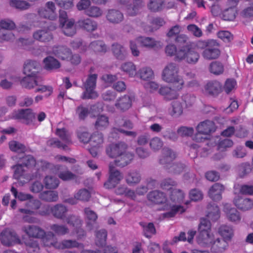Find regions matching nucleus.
I'll use <instances>...</instances> for the list:
<instances>
[{
    "instance_id": "31",
    "label": "nucleus",
    "mask_w": 253,
    "mask_h": 253,
    "mask_svg": "<svg viewBox=\"0 0 253 253\" xmlns=\"http://www.w3.org/2000/svg\"><path fill=\"white\" fill-rule=\"evenodd\" d=\"M109 125V118L105 115H98L94 124V126L97 130L105 129Z\"/></svg>"
},
{
    "instance_id": "8",
    "label": "nucleus",
    "mask_w": 253,
    "mask_h": 253,
    "mask_svg": "<svg viewBox=\"0 0 253 253\" xmlns=\"http://www.w3.org/2000/svg\"><path fill=\"white\" fill-rule=\"evenodd\" d=\"M109 176L108 181L104 183L107 188H114L123 178V174L115 168L114 163H111L109 167Z\"/></svg>"
},
{
    "instance_id": "42",
    "label": "nucleus",
    "mask_w": 253,
    "mask_h": 253,
    "mask_svg": "<svg viewBox=\"0 0 253 253\" xmlns=\"http://www.w3.org/2000/svg\"><path fill=\"white\" fill-rule=\"evenodd\" d=\"M40 198L42 200L47 202H56L58 199V195L56 191H44L40 193Z\"/></svg>"
},
{
    "instance_id": "22",
    "label": "nucleus",
    "mask_w": 253,
    "mask_h": 253,
    "mask_svg": "<svg viewBox=\"0 0 253 253\" xmlns=\"http://www.w3.org/2000/svg\"><path fill=\"white\" fill-rule=\"evenodd\" d=\"M39 62L31 60H27L24 66L23 73L27 76H36L39 72Z\"/></svg>"
},
{
    "instance_id": "2",
    "label": "nucleus",
    "mask_w": 253,
    "mask_h": 253,
    "mask_svg": "<svg viewBox=\"0 0 253 253\" xmlns=\"http://www.w3.org/2000/svg\"><path fill=\"white\" fill-rule=\"evenodd\" d=\"M178 67L175 63H170L165 68L163 72V80L172 84V88L176 90H181L184 85V81L178 75Z\"/></svg>"
},
{
    "instance_id": "37",
    "label": "nucleus",
    "mask_w": 253,
    "mask_h": 253,
    "mask_svg": "<svg viewBox=\"0 0 253 253\" xmlns=\"http://www.w3.org/2000/svg\"><path fill=\"white\" fill-rule=\"evenodd\" d=\"M104 142L103 135L101 132H95L90 137V143L93 147H100Z\"/></svg>"
},
{
    "instance_id": "40",
    "label": "nucleus",
    "mask_w": 253,
    "mask_h": 253,
    "mask_svg": "<svg viewBox=\"0 0 253 253\" xmlns=\"http://www.w3.org/2000/svg\"><path fill=\"white\" fill-rule=\"evenodd\" d=\"M50 229L58 236H63L69 232L68 227L64 224H53L50 226Z\"/></svg>"
},
{
    "instance_id": "55",
    "label": "nucleus",
    "mask_w": 253,
    "mask_h": 253,
    "mask_svg": "<svg viewBox=\"0 0 253 253\" xmlns=\"http://www.w3.org/2000/svg\"><path fill=\"white\" fill-rule=\"evenodd\" d=\"M19 211L25 214L23 217V220L27 223H36L37 222V219L31 215L34 213V212L31 210L20 209Z\"/></svg>"
},
{
    "instance_id": "51",
    "label": "nucleus",
    "mask_w": 253,
    "mask_h": 253,
    "mask_svg": "<svg viewBox=\"0 0 253 253\" xmlns=\"http://www.w3.org/2000/svg\"><path fill=\"white\" fill-rule=\"evenodd\" d=\"M66 222L75 228L82 227L83 221L77 215L72 214L69 215L66 219Z\"/></svg>"
},
{
    "instance_id": "29",
    "label": "nucleus",
    "mask_w": 253,
    "mask_h": 253,
    "mask_svg": "<svg viewBox=\"0 0 253 253\" xmlns=\"http://www.w3.org/2000/svg\"><path fill=\"white\" fill-rule=\"evenodd\" d=\"M21 161L24 167L32 171L35 172L37 161L34 156L31 155H26L21 159Z\"/></svg>"
},
{
    "instance_id": "4",
    "label": "nucleus",
    "mask_w": 253,
    "mask_h": 253,
    "mask_svg": "<svg viewBox=\"0 0 253 253\" xmlns=\"http://www.w3.org/2000/svg\"><path fill=\"white\" fill-rule=\"evenodd\" d=\"M200 58L199 53L192 47L191 43L187 44L180 49L176 54V59L185 60L188 63L196 64Z\"/></svg>"
},
{
    "instance_id": "13",
    "label": "nucleus",
    "mask_w": 253,
    "mask_h": 253,
    "mask_svg": "<svg viewBox=\"0 0 253 253\" xmlns=\"http://www.w3.org/2000/svg\"><path fill=\"white\" fill-rule=\"evenodd\" d=\"M115 106L121 112H126L131 107L132 99L128 95H123L117 99Z\"/></svg>"
},
{
    "instance_id": "63",
    "label": "nucleus",
    "mask_w": 253,
    "mask_h": 253,
    "mask_svg": "<svg viewBox=\"0 0 253 253\" xmlns=\"http://www.w3.org/2000/svg\"><path fill=\"white\" fill-rule=\"evenodd\" d=\"M102 10L96 6H92L89 7L85 10L86 15L91 17H98L102 15Z\"/></svg>"
},
{
    "instance_id": "14",
    "label": "nucleus",
    "mask_w": 253,
    "mask_h": 253,
    "mask_svg": "<svg viewBox=\"0 0 253 253\" xmlns=\"http://www.w3.org/2000/svg\"><path fill=\"white\" fill-rule=\"evenodd\" d=\"M51 53L61 60H67L72 54V51L66 46L57 45L52 47Z\"/></svg>"
},
{
    "instance_id": "24",
    "label": "nucleus",
    "mask_w": 253,
    "mask_h": 253,
    "mask_svg": "<svg viewBox=\"0 0 253 253\" xmlns=\"http://www.w3.org/2000/svg\"><path fill=\"white\" fill-rule=\"evenodd\" d=\"M147 198L149 201L156 204H163L167 201L165 193L158 190L153 191L149 193Z\"/></svg>"
},
{
    "instance_id": "33",
    "label": "nucleus",
    "mask_w": 253,
    "mask_h": 253,
    "mask_svg": "<svg viewBox=\"0 0 253 253\" xmlns=\"http://www.w3.org/2000/svg\"><path fill=\"white\" fill-rule=\"evenodd\" d=\"M139 225L143 228V234L147 238H150L152 235L156 233L155 227L152 222L146 224L143 222H140Z\"/></svg>"
},
{
    "instance_id": "6",
    "label": "nucleus",
    "mask_w": 253,
    "mask_h": 253,
    "mask_svg": "<svg viewBox=\"0 0 253 253\" xmlns=\"http://www.w3.org/2000/svg\"><path fill=\"white\" fill-rule=\"evenodd\" d=\"M0 240L2 245L10 246L15 244H20L21 241L15 232L10 228H5L0 234Z\"/></svg>"
},
{
    "instance_id": "49",
    "label": "nucleus",
    "mask_w": 253,
    "mask_h": 253,
    "mask_svg": "<svg viewBox=\"0 0 253 253\" xmlns=\"http://www.w3.org/2000/svg\"><path fill=\"white\" fill-rule=\"evenodd\" d=\"M151 24L154 27H149L148 28H144V30L146 32H152L159 29L161 26H163L165 24V21L162 18L155 17L152 19L151 22Z\"/></svg>"
},
{
    "instance_id": "54",
    "label": "nucleus",
    "mask_w": 253,
    "mask_h": 253,
    "mask_svg": "<svg viewBox=\"0 0 253 253\" xmlns=\"http://www.w3.org/2000/svg\"><path fill=\"white\" fill-rule=\"evenodd\" d=\"M89 47L96 52H105L107 46L102 41L92 42L89 44Z\"/></svg>"
},
{
    "instance_id": "58",
    "label": "nucleus",
    "mask_w": 253,
    "mask_h": 253,
    "mask_svg": "<svg viewBox=\"0 0 253 253\" xmlns=\"http://www.w3.org/2000/svg\"><path fill=\"white\" fill-rule=\"evenodd\" d=\"M121 69L131 77L135 75L136 74V67L131 62L125 63L122 65Z\"/></svg>"
},
{
    "instance_id": "15",
    "label": "nucleus",
    "mask_w": 253,
    "mask_h": 253,
    "mask_svg": "<svg viewBox=\"0 0 253 253\" xmlns=\"http://www.w3.org/2000/svg\"><path fill=\"white\" fill-rule=\"evenodd\" d=\"M137 41L142 47L148 49L161 48L163 46L161 42L156 41L152 38L141 37L137 39Z\"/></svg>"
},
{
    "instance_id": "28",
    "label": "nucleus",
    "mask_w": 253,
    "mask_h": 253,
    "mask_svg": "<svg viewBox=\"0 0 253 253\" xmlns=\"http://www.w3.org/2000/svg\"><path fill=\"white\" fill-rule=\"evenodd\" d=\"M178 90L174 88L172 89L168 86H162L159 89V92L166 100H171L177 98L178 94L177 91Z\"/></svg>"
},
{
    "instance_id": "3",
    "label": "nucleus",
    "mask_w": 253,
    "mask_h": 253,
    "mask_svg": "<svg viewBox=\"0 0 253 253\" xmlns=\"http://www.w3.org/2000/svg\"><path fill=\"white\" fill-rule=\"evenodd\" d=\"M162 157L159 160L161 164L166 165L167 169H170L171 172L174 173H180L182 172L185 166L181 164H172V161L176 158L175 153L170 149L165 147L163 149L162 152Z\"/></svg>"
},
{
    "instance_id": "46",
    "label": "nucleus",
    "mask_w": 253,
    "mask_h": 253,
    "mask_svg": "<svg viewBox=\"0 0 253 253\" xmlns=\"http://www.w3.org/2000/svg\"><path fill=\"white\" fill-rule=\"evenodd\" d=\"M237 13V8L235 6L230 7L222 12V18L224 20L232 21L236 18Z\"/></svg>"
},
{
    "instance_id": "9",
    "label": "nucleus",
    "mask_w": 253,
    "mask_h": 253,
    "mask_svg": "<svg viewBox=\"0 0 253 253\" xmlns=\"http://www.w3.org/2000/svg\"><path fill=\"white\" fill-rule=\"evenodd\" d=\"M11 118L15 120H23L26 124L29 125L33 123L35 118V114L31 109H22L14 111Z\"/></svg>"
},
{
    "instance_id": "43",
    "label": "nucleus",
    "mask_w": 253,
    "mask_h": 253,
    "mask_svg": "<svg viewBox=\"0 0 253 253\" xmlns=\"http://www.w3.org/2000/svg\"><path fill=\"white\" fill-rule=\"evenodd\" d=\"M219 233L226 241H229L233 235V230L231 227L226 225H221L218 230Z\"/></svg>"
},
{
    "instance_id": "21",
    "label": "nucleus",
    "mask_w": 253,
    "mask_h": 253,
    "mask_svg": "<svg viewBox=\"0 0 253 253\" xmlns=\"http://www.w3.org/2000/svg\"><path fill=\"white\" fill-rule=\"evenodd\" d=\"M77 24L79 28L87 32L94 31L97 28L96 22L88 18L79 19Z\"/></svg>"
},
{
    "instance_id": "41",
    "label": "nucleus",
    "mask_w": 253,
    "mask_h": 253,
    "mask_svg": "<svg viewBox=\"0 0 253 253\" xmlns=\"http://www.w3.org/2000/svg\"><path fill=\"white\" fill-rule=\"evenodd\" d=\"M45 187L46 189H54L58 187L59 184L58 179L53 176H46L43 180Z\"/></svg>"
},
{
    "instance_id": "26",
    "label": "nucleus",
    "mask_w": 253,
    "mask_h": 253,
    "mask_svg": "<svg viewBox=\"0 0 253 253\" xmlns=\"http://www.w3.org/2000/svg\"><path fill=\"white\" fill-rule=\"evenodd\" d=\"M144 5V2L142 0H133L132 4L126 5V14L130 16L136 15L138 13L139 9Z\"/></svg>"
},
{
    "instance_id": "34",
    "label": "nucleus",
    "mask_w": 253,
    "mask_h": 253,
    "mask_svg": "<svg viewBox=\"0 0 253 253\" xmlns=\"http://www.w3.org/2000/svg\"><path fill=\"white\" fill-rule=\"evenodd\" d=\"M20 84L23 87L29 89L38 85V82L35 76H27L24 77L21 80Z\"/></svg>"
},
{
    "instance_id": "62",
    "label": "nucleus",
    "mask_w": 253,
    "mask_h": 253,
    "mask_svg": "<svg viewBox=\"0 0 253 253\" xmlns=\"http://www.w3.org/2000/svg\"><path fill=\"white\" fill-rule=\"evenodd\" d=\"M233 145V142L230 139H220L217 144L218 150L223 152L226 150L227 148L231 147Z\"/></svg>"
},
{
    "instance_id": "23",
    "label": "nucleus",
    "mask_w": 253,
    "mask_h": 253,
    "mask_svg": "<svg viewBox=\"0 0 253 253\" xmlns=\"http://www.w3.org/2000/svg\"><path fill=\"white\" fill-rule=\"evenodd\" d=\"M234 203L237 208L243 211L250 210L253 207V201L250 198L238 197L234 200Z\"/></svg>"
},
{
    "instance_id": "17",
    "label": "nucleus",
    "mask_w": 253,
    "mask_h": 253,
    "mask_svg": "<svg viewBox=\"0 0 253 253\" xmlns=\"http://www.w3.org/2000/svg\"><path fill=\"white\" fill-rule=\"evenodd\" d=\"M23 231L28 236L35 238H42L45 235L44 230L35 225L25 226Z\"/></svg>"
},
{
    "instance_id": "61",
    "label": "nucleus",
    "mask_w": 253,
    "mask_h": 253,
    "mask_svg": "<svg viewBox=\"0 0 253 253\" xmlns=\"http://www.w3.org/2000/svg\"><path fill=\"white\" fill-rule=\"evenodd\" d=\"M210 71L211 73L215 75H219L224 71V66L223 64L218 61L212 62L210 65Z\"/></svg>"
},
{
    "instance_id": "19",
    "label": "nucleus",
    "mask_w": 253,
    "mask_h": 253,
    "mask_svg": "<svg viewBox=\"0 0 253 253\" xmlns=\"http://www.w3.org/2000/svg\"><path fill=\"white\" fill-rule=\"evenodd\" d=\"M224 190V187L223 185L216 183L210 188L208 195L213 201H220L222 199V193Z\"/></svg>"
},
{
    "instance_id": "10",
    "label": "nucleus",
    "mask_w": 253,
    "mask_h": 253,
    "mask_svg": "<svg viewBox=\"0 0 253 253\" xmlns=\"http://www.w3.org/2000/svg\"><path fill=\"white\" fill-rule=\"evenodd\" d=\"M127 145L124 142L113 143L106 148L107 155L110 158H117L120 155L124 154L126 151Z\"/></svg>"
},
{
    "instance_id": "45",
    "label": "nucleus",
    "mask_w": 253,
    "mask_h": 253,
    "mask_svg": "<svg viewBox=\"0 0 253 253\" xmlns=\"http://www.w3.org/2000/svg\"><path fill=\"white\" fill-rule=\"evenodd\" d=\"M43 245L45 247H53L56 249V244L58 243L56 241V239L53 232H49L47 234H45L44 236L42 238Z\"/></svg>"
},
{
    "instance_id": "53",
    "label": "nucleus",
    "mask_w": 253,
    "mask_h": 253,
    "mask_svg": "<svg viewBox=\"0 0 253 253\" xmlns=\"http://www.w3.org/2000/svg\"><path fill=\"white\" fill-rule=\"evenodd\" d=\"M185 211V210L183 207L179 205H174L171 207L170 211L164 213L163 216L165 218L173 217L177 213H182Z\"/></svg>"
},
{
    "instance_id": "12",
    "label": "nucleus",
    "mask_w": 253,
    "mask_h": 253,
    "mask_svg": "<svg viewBox=\"0 0 253 253\" xmlns=\"http://www.w3.org/2000/svg\"><path fill=\"white\" fill-rule=\"evenodd\" d=\"M33 36L36 40L43 42H49L53 39V34L49 27L37 30Z\"/></svg>"
},
{
    "instance_id": "27",
    "label": "nucleus",
    "mask_w": 253,
    "mask_h": 253,
    "mask_svg": "<svg viewBox=\"0 0 253 253\" xmlns=\"http://www.w3.org/2000/svg\"><path fill=\"white\" fill-rule=\"evenodd\" d=\"M106 18L110 23L118 24L123 20L124 15L118 10L111 9L108 10Z\"/></svg>"
},
{
    "instance_id": "60",
    "label": "nucleus",
    "mask_w": 253,
    "mask_h": 253,
    "mask_svg": "<svg viewBox=\"0 0 253 253\" xmlns=\"http://www.w3.org/2000/svg\"><path fill=\"white\" fill-rule=\"evenodd\" d=\"M52 164L49 162L43 160H40L37 161V166L35 170L36 175L40 173L41 171H45L50 168Z\"/></svg>"
},
{
    "instance_id": "64",
    "label": "nucleus",
    "mask_w": 253,
    "mask_h": 253,
    "mask_svg": "<svg viewBox=\"0 0 253 253\" xmlns=\"http://www.w3.org/2000/svg\"><path fill=\"white\" fill-rule=\"evenodd\" d=\"M172 111L171 116L177 117L182 115L183 113V108L181 103L178 101H173L171 103Z\"/></svg>"
},
{
    "instance_id": "7",
    "label": "nucleus",
    "mask_w": 253,
    "mask_h": 253,
    "mask_svg": "<svg viewBox=\"0 0 253 253\" xmlns=\"http://www.w3.org/2000/svg\"><path fill=\"white\" fill-rule=\"evenodd\" d=\"M44 210L40 211L42 215H48L50 212L54 217L59 219H64L68 211L67 207L62 204H56L52 207L45 206Z\"/></svg>"
},
{
    "instance_id": "57",
    "label": "nucleus",
    "mask_w": 253,
    "mask_h": 253,
    "mask_svg": "<svg viewBox=\"0 0 253 253\" xmlns=\"http://www.w3.org/2000/svg\"><path fill=\"white\" fill-rule=\"evenodd\" d=\"M25 245L28 253H39L40 247L37 241L30 239L25 242Z\"/></svg>"
},
{
    "instance_id": "25",
    "label": "nucleus",
    "mask_w": 253,
    "mask_h": 253,
    "mask_svg": "<svg viewBox=\"0 0 253 253\" xmlns=\"http://www.w3.org/2000/svg\"><path fill=\"white\" fill-rule=\"evenodd\" d=\"M115 160L114 165L119 167H124L128 165L133 159V155L126 151L124 154H121L117 157Z\"/></svg>"
},
{
    "instance_id": "47",
    "label": "nucleus",
    "mask_w": 253,
    "mask_h": 253,
    "mask_svg": "<svg viewBox=\"0 0 253 253\" xmlns=\"http://www.w3.org/2000/svg\"><path fill=\"white\" fill-rule=\"evenodd\" d=\"M9 3L11 7L20 10H26L30 6L29 2L23 0H10Z\"/></svg>"
},
{
    "instance_id": "16",
    "label": "nucleus",
    "mask_w": 253,
    "mask_h": 253,
    "mask_svg": "<svg viewBox=\"0 0 253 253\" xmlns=\"http://www.w3.org/2000/svg\"><path fill=\"white\" fill-rule=\"evenodd\" d=\"M197 131L203 133L204 135H209L214 132L216 129L214 123L213 121L206 120L200 123L196 127Z\"/></svg>"
},
{
    "instance_id": "30",
    "label": "nucleus",
    "mask_w": 253,
    "mask_h": 253,
    "mask_svg": "<svg viewBox=\"0 0 253 253\" xmlns=\"http://www.w3.org/2000/svg\"><path fill=\"white\" fill-rule=\"evenodd\" d=\"M56 249H65L72 248H79L81 246L83 247L82 244H80L76 240H64L61 242L55 243Z\"/></svg>"
},
{
    "instance_id": "44",
    "label": "nucleus",
    "mask_w": 253,
    "mask_h": 253,
    "mask_svg": "<svg viewBox=\"0 0 253 253\" xmlns=\"http://www.w3.org/2000/svg\"><path fill=\"white\" fill-rule=\"evenodd\" d=\"M74 197L76 200L86 202L89 201L91 198V193L87 189L82 188L74 194Z\"/></svg>"
},
{
    "instance_id": "20",
    "label": "nucleus",
    "mask_w": 253,
    "mask_h": 253,
    "mask_svg": "<svg viewBox=\"0 0 253 253\" xmlns=\"http://www.w3.org/2000/svg\"><path fill=\"white\" fill-rule=\"evenodd\" d=\"M84 213L86 217V228L91 231L93 229L94 224L96 222L98 215L96 213L89 208L84 209Z\"/></svg>"
},
{
    "instance_id": "36",
    "label": "nucleus",
    "mask_w": 253,
    "mask_h": 253,
    "mask_svg": "<svg viewBox=\"0 0 253 253\" xmlns=\"http://www.w3.org/2000/svg\"><path fill=\"white\" fill-rule=\"evenodd\" d=\"M208 211L207 217L213 221H216L220 217V211L218 207L213 204H210L208 207Z\"/></svg>"
},
{
    "instance_id": "38",
    "label": "nucleus",
    "mask_w": 253,
    "mask_h": 253,
    "mask_svg": "<svg viewBox=\"0 0 253 253\" xmlns=\"http://www.w3.org/2000/svg\"><path fill=\"white\" fill-rule=\"evenodd\" d=\"M75 20L73 19H69L67 23L61 26L63 33L67 36L72 37L74 36L76 30L74 26Z\"/></svg>"
},
{
    "instance_id": "32",
    "label": "nucleus",
    "mask_w": 253,
    "mask_h": 253,
    "mask_svg": "<svg viewBox=\"0 0 253 253\" xmlns=\"http://www.w3.org/2000/svg\"><path fill=\"white\" fill-rule=\"evenodd\" d=\"M44 68L47 70L57 69L60 67V62L51 56H47L43 60Z\"/></svg>"
},
{
    "instance_id": "35",
    "label": "nucleus",
    "mask_w": 253,
    "mask_h": 253,
    "mask_svg": "<svg viewBox=\"0 0 253 253\" xmlns=\"http://www.w3.org/2000/svg\"><path fill=\"white\" fill-rule=\"evenodd\" d=\"M164 4L165 0H150L147 7L151 12H157L163 10Z\"/></svg>"
},
{
    "instance_id": "56",
    "label": "nucleus",
    "mask_w": 253,
    "mask_h": 253,
    "mask_svg": "<svg viewBox=\"0 0 253 253\" xmlns=\"http://www.w3.org/2000/svg\"><path fill=\"white\" fill-rule=\"evenodd\" d=\"M90 113L89 108L83 105L78 106L76 109V114L81 121L84 120Z\"/></svg>"
},
{
    "instance_id": "50",
    "label": "nucleus",
    "mask_w": 253,
    "mask_h": 253,
    "mask_svg": "<svg viewBox=\"0 0 253 253\" xmlns=\"http://www.w3.org/2000/svg\"><path fill=\"white\" fill-rule=\"evenodd\" d=\"M140 179V174L135 170L129 172L126 176V182L129 185L138 183Z\"/></svg>"
},
{
    "instance_id": "52",
    "label": "nucleus",
    "mask_w": 253,
    "mask_h": 253,
    "mask_svg": "<svg viewBox=\"0 0 253 253\" xmlns=\"http://www.w3.org/2000/svg\"><path fill=\"white\" fill-rule=\"evenodd\" d=\"M10 150L14 152L25 153L26 151V146L18 141L12 140L8 143Z\"/></svg>"
},
{
    "instance_id": "5",
    "label": "nucleus",
    "mask_w": 253,
    "mask_h": 253,
    "mask_svg": "<svg viewBox=\"0 0 253 253\" xmlns=\"http://www.w3.org/2000/svg\"><path fill=\"white\" fill-rule=\"evenodd\" d=\"M97 78V75L96 74L88 75L85 82L84 84L85 90L83 93L82 99H94L98 96L97 92L94 90L96 85Z\"/></svg>"
},
{
    "instance_id": "39",
    "label": "nucleus",
    "mask_w": 253,
    "mask_h": 253,
    "mask_svg": "<svg viewBox=\"0 0 253 253\" xmlns=\"http://www.w3.org/2000/svg\"><path fill=\"white\" fill-rule=\"evenodd\" d=\"M95 244L98 247H103L106 244L107 232L105 229H101L96 232Z\"/></svg>"
},
{
    "instance_id": "1",
    "label": "nucleus",
    "mask_w": 253,
    "mask_h": 253,
    "mask_svg": "<svg viewBox=\"0 0 253 253\" xmlns=\"http://www.w3.org/2000/svg\"><path fill=\"white\" fill-rule=\"evenodd\" d=\"M199 234L197 242L202 246L210 247L213 253H221L224 252L228 246L227 241L222 238L214 240L213 235L211 233V223L206 218L201 219L199 225Z\"/></svg>"
},
{
    "instance_id": "59",
    "label": "nucleus",
    "mask_w": 253,
    "mask_h": 253,
    "mask_svg": "<svg viewBox=\"0 0 253 253\" xmlns=\"http://www.w3.org/2000/svg\"><path fill=\"white\" fill-rule=\"evenodd\" d=\"M138 75L142 80L148 81L154 76L152 70L149 67L142 68L138 71Z\"/></svg>"
},
{
    "instance_id": "18",
    "label": "nucleus",
    "mask_w": 253,
    "mask_h": 253,
    "mask_svg": "<svg viewBox=\"0 0 253 253\" xmlns=\"http://www.w3.org/2000/svg\"><path fill=\"white\" fill-rule=\"evenodd\" d=\"M222 84L217 81L208 82L204 86L205 92L210 95H217L221 91Z\"/></svg>"
},
{
    "instance_id": "48",
    "label": "nucleus",
    "mask_w": 253,
    "mask_h": 253,
    "mask_svg": "<svg viewBox=\"0 0 253 253\" xmlns=\"http://www.w3.org/2000/svg\"><path fill=\"white\" fill-rule=\"evenodd\" d=\"M112 50L114 55L118 59L123 60L126 55V51L125 48L118 43L112 44Z\"/></svg>"
},
{
    "instance_id": "11",
    "label": "nucleus",
    "mask_w": 253,
    "mask_h": 253,
    "mask_svg": "<svg viewBox=\"0 0 253 253\" xmlns=\"http://www.w3.org/2000/svg\"><path fill=\"white\" fill-rule=\"evenodd\" d=\"M221 53L220 44L215 40H213L202 53L204 58L211 60L217 59Z\"/></svg>"
}]
</instances>
